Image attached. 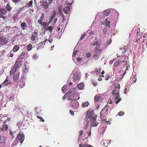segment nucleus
<instances>
[{"label": "nucleus", "instance_id": "1", "mask_svg": "<svg viewBox=\"0 0 147 147\" xmlns=\"http://www.w3.org/2000/svg\"><path fill=\"white\" fill-rule=\"evenodd\" d=\"M120 88L119 85L116 86L115 88L113 90L112 92V95L114 99L115 100V102L117 104L121 100V98L120 97L119 94V91Z\"/></svg>", "mask_w": 147, "mask_h": 147}, {"label": "nucleus", "instance_id": "2", "mask_svg": "<svg viewBox=\"0 0 147 147\" xmlns=\"http://www.w3.org/2000/svg\"><path fill=\"white\" fill-rule=\"evenodd\" d=\"M71 106L74 109H77L79 107V104L78 101L74 100H71Z\"/></svg>", "mask_w": 147, "mask_h": 147}, {"label": "nucleus", "instance_id": "3", "mask_svg": "<svg viewBox=\"0 0 147 147\" xmlns=\"http://www.w3.org/2000/svg\"><path fill=\"white\" fill-rule=\"evenodd\" d=\"M93 50L94 53H96L100 54L102 52V50L100 48V45L96 46Z\"/></svg>", "mask_w": 147, "mask_h": 147}, {"label": "nucleus", "instance_id": "4", "mask_svg": "<svg viewBox=\"0 0 147 147\" xmlns=\"http://www.w3.org/2000/svg\"><path fill=\"white\" fill-rule=\"evenodd\" d=\"M7 13V12L5 9H0V18L5 19V17L3 15H6Z\"/></svg>", "mask_w": 147, "mask_h": 147}, {"label": "nucleus", "instance_id": "5", "mask_svg": "<svg viewBox=\"0 0 147 147\" xmlns=\"http://www.w3.org/2000/svg\"><path fill=\"white\" fill-rule=\"evenodd\" d=\"M17 139L21 141L20 143L22 144L24 139V135L22 133H20L17 137Z\"/></svg>", "mask_w": 147, "mask_h": 147}, {"label": "nucleus", "instance_id": "6", "mask_svg": "<svg viewBox=\"0 0 147 147\" xmlns=\"http://www.w3.org/2000/svg\"><path fill=\"white\" fill-rule=\"evenodd\" d=\"M75 93H76L74 90L73 89H71L70 91L67 92L66 94L64 95L63 97V100H65L67 96L69 95V94H74Z\"/></svg>", "mask_w": 147, "mask_h": 147}, {"label": "nucleus", "instance_id": "7", "mask_svg": "<svg viewBox=\"0 0 147 147\" xmlns=\"http://www.w3.org/2000/svg\"><path fill=\"white\" fill-rule=\"evenodd\" d=\"M0 40V45L1 44L2 45H5L8 42V39L5 37H1Z\"/></svg>", "mask_w": 147, "mask_h": 147}, {"label": "nucleus", "instance_id": "8", "mask_svg": "<svg viewBox=\"0 0 147 147\" xmlns=\"http://www.w3.org/2000/svg\"><path fill=\"white\" fill-rule=\"evenodd\" d=\"M123 63H124V65L126 64V62L125 61H120L117 60L114 63V65L115 67L119 65H121Z\"/></svg>", "mask_w": 147, "mask_h": 147}, {"label": "nucleus", "instance_id": "9", "mask_svg": "<svg viewBox=\"0 0 147 147\" xmlns=\"http://www.w3.org/2000/svg\"><path fill=\"white\" fill-rule=\"evenodd\" d=\"M101 96L99 94H97L95 95L94 98V100L95 102L100 101L102 99Z\"/></svg>", "mask_w": 147, "mask_h": 147}, {"label": "nucleus", "instance_id": "10", "mask_svg": "<svg viewBox=\"0 0 147 147\" xmlns=\"http://www.w3.org/2000/svg\"><path fill=\"white\" fill-rule=\"evenodd\" d=\"M74 76L73 77V80L75 81H77L79 79V74L77 72L74 73L73 74Z\"/></svg>", "mask_w": 147, "mask_h": 147}, {"label": "nucleus", "instance_id": "11", "mask_svg": "<svg viewBox=\"0 0 147 147\" xmlns=\"http://www.w3.org/2000/svg\"><path fill=\"white\" fill-rule=\"evenodd\" d=\"M22 64V62L21 61H16L15 64L14 65L15 67H17V68L18 67L21 66Z\"/></svg>", "mask_w": 147, "mask_h": 147}, {"label": "nucleus", "instance_id": "12", "mask_svg": "<svg viewBox=\"0 0 147 147\" xmlns=\"http://www.w3.org/2000/svg\"><path fill=\"white\" fill-rule=\"evenodd\" d=\"M56 13V12L55 10H53L52 11L51 13V14L50 16V18L49 19H51L52 20L53 18H54L55 16Z\"/></svg>", "mask_w": 147, "mask_h": 147}, {"label": "nucleus", "instance_id": "13", "mask_svg": "<svg viewBox=\"0 0 147 147\" xmlns=\"http://www.w3.org/2000/svg\"><path fill=\"white\" fill-rule=\"evenodd\" d=\"M21 26L23 30H25L27 28V26L25 22H23L21 24Z\"/></svg>", "mask_w": 147, "mask_h": 147}, {"label": "nucleus", "instance_id": "14", "mask_svg": "<svg viewBox=\"0 0 147 147\" xmlns=\"http://www.w3.org/2000/svg\"><path fill=\"white\" fill-rule=\"evenodd\" d=\"M17 68H18L16 67H15V66H14L13 67L12 69L10 71V75H11L12 74H13L16 71Z\"/></svg>", "mask_w": 147, "mask_h": 147}, {"label": "nucleus", "instance_id": "15", "mask_svg": "<svg viewBox=\"0 0 147 147\" xmlns=\"http://www.w3.org/2000/svg\"><path fill=\"white\" fill-rule=\"evenodd\" d=\"M19 75V73L15 74L13 77V80L14 81H17L18 79Z\"/></svg>", "mask_w": 147, "mask_h": 147}, {"label": "nucleus", "instance_id": "16", "mask_svg": "<svg viewBox=\"0 0 147 147\" xmlns=\"http://www.w3.org/2000/svg\"><path fill=\"white\" fill-rule=\"evenodd\" d=\"M75 92V94H69V96L68 97V99L69 100H71V99L76 94V95H79V94L78 92Z\"/></svg>", "mask_w": 147, "mask_h": 147}, {"label": "nucleus", "instance_id": "17", "mask_svg": "<svg viewBox=\"0 0 147 147\" xmlns=\"http://www.w3.org/2000/svg\"><path fill=\"white\" fill-rule=\"evenodd\" d=\"M8 128V126H7V125L6 124H4L2 126H1V129L2 131H3L4 130H7Z\"/></svg>", "mask_w": 147, "mask_h": 147}, {"label": "nucleus", "instance_id": "18", "mask_svg": "<svg viewBox=\"0 0 147 147\" xmlns=\"http://www.w3.org/2000/svg\"><path fill=\"white\" fill-rule=\"evenodd\" d=\"M19 46L18 45H15L14 46L13 50L11 51V52L12 51L14 52H16L19 49Z\"/></svg>", "mask_w": 147, "mask_h": 147}, {"label": "nucleus", "instance_id": "19", "mask_svg": "<svg viewBox=\"0 0 147 147\" xmlns=\"http://www.w3.org/2000/svg\"><path fill=\"white\" fill-rule=\"evenodd\" d=\"M97 117V115H94L92 116L91 117H89V118L90 120L92 121H95L96 120V119Z\"/></svg>", "mask_w": 147, "mask_h": 147}, {"label": "nucleus", "instance_id": "20", "mask_svg": "<svg viewBox=\"0 0 147 147\" xmlns=\"http://www.w3.org/2000/svg\"><path fill=\"white\" fill-rule=\"evenodd\" d=\"M64 11L65 13H68V11L70 10V8L68 6H67L63 8Z\"/></svg>", "mask_w": 147, "mask_h": 147}, {"label": "nucleus", "instance_id": "21", "mask_svg": "<svg viewBox=\"0 0 147 147\" xmlns=\"http://www.w3.org/2000/svg\"><path fill=\"white\" fill-rule=\"evenodd\" d=\"M32 48V46L31 44L28 45L26 46V49L28 51L31 50Z\"/></svg>", "mask_w": 147, "mask_h": 147}, {"label": "nucleus", "instance_id": "22", "mask_svg": "<svg viewBox=\"0 0 147 147\" xmlns=\"http://www.w3.org/2000/svg\"><path fill=\"white\" fill-rule=\"evenodd\" d=\"M93 58L96 59L97 60V59L99 58L100 56V54H99V53H96L94 54L93 55Z\"/></svg>", "mask_w": 147, "mask_h": 147}, {"label": "nucleus", "instance_id": "23", "mask_svg": "<svg viewBox=\"0 0 147 147\" xmlns=\"http://www.w3.org/2000/svg\"><path fill=\"white\" fill-rule=\"evenodd\" d=\"M89 104V102L88 101H86L82 103V106L83 107H87L88 106Z\"/></svg>", "mask_w": 147, "mask_h": 147}, {"label": "nucleus", "instance_id": "24", "mask_svg": "<svg viewBox=\"0 0 147 147\" xmlns=\"http://www.w3.org/2000/svg\"><path fill=\"white\" fill-rule=\"evenodd\" d=\"M100 43L99 42H98L97 41H96L94 42L91 43H90V45H91L93 46H97V45H100Z\"/></svg>", "mask_w": 147, "mask_h": 147}, {"label": "nucleus", "instance_id": "25", "mask_svg": "<svg viewBox=\"0 0 147 147\" xmlns=\"http://www.w3.org/2000/svg\"><path fill=\"white\" fill-rule=\"evenodd\" d=\"M109 107V106L107 105H106L103 108V109H102L103 111H104V110H105V115H107V112L108 109V107Z\"/></svg>", "mask_w": 147, "mask_h": 147}, {"label": "nucleus", "instance_id": "26", "mask_svg": "<svg viewBox=\"0 0 147 147\" xmlns=\"http://www.w3.org/2000/svg\"><path fill=\"white\" fill-rule=\"evenodd\" d=\"M44 18V13L42 14L41 16L40 17V19L38 21V23L41 22H42Z\"/></svg>", "mask_w": 147, "mask_h": 147}, {"label": "nucleus", "instance_id": "27", "mask_svg": "<svg viewBox=\"0 0 147 147\" xmlns=\"http://www.w3.org/2000/svg\"><path fill=\"white\" fill-rule=\"evenodd\" d=\"M53 29V27L52 26H50L48 27L46 30V31L48 30L49 32H51Z\"/></svg>", "mask_w": 147, "mask_h": 147}, {"label": "nucleus", "instance_id": "28", "mask_svg": "<svg viewBox=\"0 0 147 147\" xmlns=\"http://www.w3.org/2000/svg\"><path fill=\"white\" fill-rule=\"evenodd\" d=\"M84 87V84L82 83H80L78 85V88L80 90H81Z\"/></svg>", "mask_w": 147, "mask_h": 147}, {"label": "nucleus", "instance_id": "29", "mask_svg": "<svg viewBox=\"0 0 147 147\" xmlns=\"http://www.w3.org/2000/svg\"><path fill=\"white\" fill-rule=\"evenodd\" d=\"M5 9L8 11H10L11 10V8L10 7V5L8 4H7V5L6 6Z\"/></svg>", "mask_w": 147, "mask_h": 147}, {"label": "nucleus", "instance_id": "30", "mask_svg": "<svg viewBox=\"0 0 147 147\" xmlns=\"http://www.w3.org/2000/svg\"><path fill=\"white\" fill-rule=\"evenodd\" d=\"M98 123H97L96 121H93L91 122V125L93 127L96 126Z\"/></svg>", "mask_w": 147, "mask_h": 147}, {"label": "nucleus", "instance_id": "31", "mask_svg": "<svg viewBox=\"0 0 147 147\" xmlns=\"http://www.w3.org/2000/svg\"><path fill=\"white\" fill-rule=\"evenodd\" d=\"M41 25L44 26V28H45L47 27V24L45 22H39Z\"/></svg>", "mask_w": 147, "mask_h": 147}, {"label": "nucleus", "instance_id": "32", "mask_svg": "<svg viewBox=\"0 0 147 147\" xmlns=\"http://www.w3.org/2000/svg\"><path fill=\"white\" fill-rule=\"evenodd\" d=\"M104 13L105 16H107L110 14L111 12L109 10H106L104 11Z\"/></svg>", "mask_w": 147, "mask_h": 147}, {"label": "nucleus", "instance_id": "33", "mask_svg": "<svg viewBox=\"0 0 147 147\" xmlns=\"http://www.w3.org/2000/svg\"><path fill=\"white\" fill-rule=\"evenodd\" d=\"M93 115V112L92 111H90L87 115V117L89 118L91 117Z\"/></svg>", "mask_w": 147, "mask_h": 147}, {"label": "nucleus", "instance_id": "34", "mask_svg": "<svg viewBox=\"0 0 147 147\" xmlns=\"http://www.w3.org/2000/svg\"><path fill=\"white\" fill-rule=\"evenodd\" d=\"M8 81V80H7V79H6L5 80V81L2 84V86H7L8 85V83L7 82Z\"/></svg>", "mask_w": 147, "mask_h": 147}, {"label": "nucleus", "instance_id": "35", "mask_svg": "<svg viewBox=\"0 0 147 147\" xmlns=\"http://www.w3.org/2000/svg\"><path fill=\"white\" fill-rule=\"evenodd\" d=\"M37 36V35H34L33 34H32L31 35V40L32 41H34L35 40V38Z\"/></svg>", "mask_w": 147, "mask_h": 147}, {"label": "nucleus", "instance_id": "36", "mask_svg": "<svg viewBox=\"0 0 147 147\" xmlns=\"http://www.w3.org/2000/svg\"><path fill=\"white\" fill-rule=\"evenodd\" d=\"M4 138L3 136H0V143H1L5 141Z\"/></svg>", "mask_w": 147, "mask_h": 147}, {"label": "nucleus", "instance_id": "37", "mask_svg": "<svg viewBox=\"0 0 147 147\" xmlns=\"http://www.w3.org/2000/svg\"><path fill=\"white\" fill-rule=\"evenodd\" d=\"M103 110H102V111H101V112L100 113V118H101V119H103L104 118V116H105L106 115H105V113L104 114H103V113H102V112H103Z\"/></svg>", "mask_w": 147, "mask_h": 147}, {"label": "nucleus", "instance_id": "38", "mask_svg": "<svg viewBox=\"0 0 147 147\" xmlns=\"http://www.w3.org/2000/svg\"><path fill=\"white\" fill-rule=\"evenodd\" d=\"M65 86V85L62 88V91L63 92H65L66 91Z\"/></svg>", "mask_w": 147, "mask_h": 147}, {"label": "nucleus", "instance_id": "39", "mask_svg": "<svg viewBox=\"0 0 147 147\" xmlns=\"http://www.w3.org/2000/svg\"><path fill=\"white\" fill-rule=\"evenodd\" d=\"M88 146V145L85 144H79L80 147H87Z\"/></svg>", "mask_w": 147, "mask_h": 147}, {"label": "nucleus", "instance_id": "40", "mask_svg": "<svg viewBox=\"0 0 147 147\" xmlns=\"http://www.w3.org/2000/svg\"><path fill=\"white\" fill-rule=\"evenodd\" d=\"M32 1H30L28 3V6L30 7H32Z\"/></svg>", "mask_w": 147, "mask_h": 147}, {"label": "nucleus", "instance_id": "41", "mask_svg": "<svg viewBox=\"0 0 147 147\" xmlns=\"http://www.w3.org/2000/svg\"><path fill=\"white\" fill-rule=\"evenodd\" d=\"M25 53L24 52H23L22 53V54L20 55V58L22 59H23L24 58L22 57V56H24L25 55Z\"/></svg>", "mask_w": 147, "mask_h": 147}, {"label": "nucleus", "instance_id": "42", "mask_svg": "<svg viewBox=\"0 0 147 147\" xmlns=\"http://www.w3.org/2000/svg\"><path fill=\"white\" fill-rule=\"evenodd\" d=\"M80 135L79 136V140H80L81 139V135L83 134V132L82 131H80Z\"/></svg>", "mask_w": 147, "mask_h": 147}, {"label": "nucleus", "instance_id": "43", "mask_svg": "<svg viewBox=\"0 0 147 147\" xmlns=\"http://www.w3.org/2000/svg\"><path fill=\"white\" fill-rule=\"evenodd\" d=\"M124 113L122 111H120L119 112L118 114L120 116H122L124 114Z\"/></svg>", "mask_w": 147, "mask_h": 147}, {"label": "nucleus", "instance_id": "44", "mask_svg": "<svg viewBox=\"0 0 147 147\" xmlns=\"http://www.w3.org/2000/svg\"><path fill=\"white\" fill-rule=\"evenodd\" d=\"M110 21H107L105 23V26H109L110 25Z\"/></svg>", "mask_w": 147, "mask_h": 147}, {"label": "nucleus", "instance_id": "45", "mask_svg": "<svg viewBox=\"0 0 147 147\" xmlns=\"http://www.w3.org/2000/svg\"><path fill=\"white\" fill-rule=\"evenodd\" d=\"M101 70V69H96L95 71V72L97 73H99Z\"/></svg>", "mask_w": 147, "mask_h": 147}, {"label": "nucleus", "instance_id": "46", "mask_svg": "<svg viewBox=\"0 0 147 147\" xmlns=\"http://www.w3.org/2000/svg\"><path fill=\"white\" fill-rule=\"evenodd\" d=\"M37 117L38 118H40V121H44V120L41 117L39 116H37Z\"/></svg>", "mask_w": 147, "mask_h": 147}, {"label": "nucleus", "instance_id": "47", "mask_svg": "<svg viewBox=\"0 0 147 147\" xmlns=\"http://www.w3.org/2000/svg\"><path fill=\"white\" fill-rule=\"evenodd\" d=\"M91 54L90 53H86V56L87 57H90L91 56Z\"/></svg>", "mask_w": 147, "mask_h": 147}, {"label": "nucleus", "instance_id": "48", "mask_svg": "<svg viewBox=\"0 0 147 147\" xmlns=\"http://www.w3.org/2000/svg\"><path fill=\"white\" fill-rule=\"evenodd\" d=\"M82 59L80 57H78L77 58V61L78 62H80L82 60Z\"/></svg>", "mask_w": 147, "mask_h": 147}, {"label": "nucleus", "instance_id": "49", "mask_svg": "<svg viewBox=\"0 0 147 147\" xmlns=\"http://www.w3.org/2000/svg\"><path fill=\"white\" fill-rule=\"evenodd\" d=\"M86 34H84L83 35H82V36H81V37L80 38V40H82L84 38V37L86 36Z\"/></svg>", "mask_w": 147, "mask_h": 147}, {"label": "nucleus", "instance_id": "50", "mask_svg": "<svg viewBox=\"0 0 147 147\" xmlns=\"http://www.w3.org/2000/svg\"><path fill=\"white\" fill-rule=\"evenodd\" d=\"M92 84H93V85L94 86H96V85H97V83L95 82V81H92Z\"/></svg>", "mask_w": 147, "mask_h": 147}, {"label": "nucleus", "instance_id": "51", "mask_svg": "<svg viewBox=\"0 0 147 147\" xmlns=\"http://www.w3.org/2000/svg\"><path fill=\"white\" fill-rule=\"evenodd\" d=\"M10 120V119L9 118H8L7 119L5 120V123H7V122L9 121Z\"/></svg>", "mask_w": 147, "mask_h": 147}, {"label": "nucleus", "instance_id": "52", "mask_svg": "<svg viewBox=\"0 0 147 147\" xmlns=\"http://www.w3.org/2000/svg\"><path fill=\"white\" fill-rule=\"evenodd\" d=\"M78 52V51H77V50L74 51L73 53V55L74 56H75L76 54V53H77V52Z\"/></svg>", "mask_w": 147, "mask_h": 147}, {"label": "nucleus", "instance_id": "53", "mask_svg": "<svg viewBox=\"0 0 147 147\" xmlns=\"http://www.w3.org/2000/svg\"><path fill=\"white\" fill-rule=\"evenodd\" d=\"M20 0H12L13 2L15 3L20 1Z\"/></svg>", "mask_w": 147, "mask_h": 147}, {"label": "nucleus", "instance_id": "54", "mask_svg": "<svg viewBox=\"0 0 147 147\" xmlns=\"http://www.w3.org/2000/svg\"><path fill=\"white\" fill-rule=\"evenodd\" d=\"M69 112L72 115H74V113L73 111L72 110H70Z\"/></svg>", "mask_w": 147, "mask_h": 147}, {"label": "nucleus", "instance_id": "55", "mask_svg": "<svg viewBox=\"0 0 147 147\" xmlns=\"http://www.w3.org/2000/svg\"><path fill=\"white\" fill-rule=\"evenodd\" d=\"M50 19V20H49V21L48 22V25H49V24H50V23L51 22V21L52 20V19Z\"/></svg>", "mask_w": 147, "mask_h": 147}, {"label": "nucleus", "instance_id": "56", "mask_svg": "<svg viewBox=\"0 0 147 147\" xmlns=\"http://www.w3.org/2000/svg\"><path fill=\"white\" fill-rule=\"evenodd\" d=\"M88 125V122H87V123L85 125V126L84 127L85 129H86Z\"/></svg>", "mask_w": 147, "mask_h": 147}, {"label": "nucleus", "instance_id": "57", "mask_svg": "<svg viewBox=\"0 0 147 147\" xmlns=\"http://www.w3.org/2000/svg\"><path fill=\"white\" fill-rule=\"evenodd\" d=\"M57 18H54V23H56L57 22Z\"/></svg>", "mask_w": 147, "mask_h": 147}, {"label": "nucleus", "instance_id": "58", "mask_svg": "<svg viewBox=\"0 0 147 147\" xmlns=\"http://www.w3.org/2000/svg\"><path fill=\"white\" fill-rule=\"evenodd\" d=\"M53 0H48L49 1V3H52Z\"/></svg>", "mask_w": 147, "mask_h": 147}, {"label": "nucleus", "instance_id": "59", "mask_svg": "<svg viewBox=\"0 0 147 147\" xmlns=\"http://www.w3.org/2000/svg\"><path fill=\"white\" fill-rule=\"evenodd\" d=\"M89 34H90V35H91L92 34H94V32L93 31H91V32H89Z\"/></svg>", "mask_w": 147, "mask_h": 147}, {"label": "nucleus", "instance_id": "60", "mask_svg": "<svg viewBox=\"0 0 147 147\" xmlns=\"http://www.w3.org/2000/svg\"><path fill=\"white\" fill-rule=\"evenodd\" d=\"M13 56V54L12 53H10V55H9L10 57H12Z\"/></svg>", "mask_w": 147, "mask_h": 147}, {"label": "nucleus", "instance_id": "61", "mask_svg": "<svg viewBox=\"0 0 147 147\" xmlns=\"http://www.w3.org/2000/svg\"><path fill=\"white\" fill-rule=\"evenodd\" d=\"M62 16L63 17L62 21H64V20H65V17H64V15L63 14H62Z\"/></svg>", "mask_w": 147, "mask_h": 147}, {"label": "nucleus", "instance_id": "62", "mask_svg": "<svg viewBox=\"0 0 147 147\" xmlns=\"http://www.w3.org/2000/svg\"><path fill=\"white\" fill-rule=\"evenodd\" d=\"M22 124V123H18L17 124V125L18 126H20V125H21Z\"/></svg>", "mask_w": 147, "mask_h": 147}, {"label": "nucleus", "instance_id": "63", "mask_svg": "<svg viewBox=\"0 0 147 147\" xmlns=\"http://www.w3.org/2000/svg\"><path fill=\"white\" fill-rule=\"evenodd\" d=\"M36 55H34L33 56V57L34 58H36Z\"/></svg>", "mask_w": 147, "mask_h": 147}, {"label": "nucleus", "instance_id": "64", "mask_svg": "<svg viewBox=\"0 0 147 147\" xmlns=\"http://www.w3.org/2000/svg\"><path fill=\"white\" fill-rule=\"evenodd\" d=\"M88 135L89 136H91V131L90 130V131L88 133Z\"/></svg>", "mask_w": 147, "mask_h": 147}]
</instances>
